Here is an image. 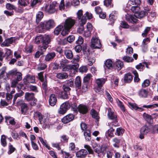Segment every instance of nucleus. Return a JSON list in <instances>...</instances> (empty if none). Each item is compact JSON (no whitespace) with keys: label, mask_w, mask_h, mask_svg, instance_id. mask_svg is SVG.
<instances>
[{"label":"nucleus","mask_w":158,"mask_h":158,"mask_svg":"<svg viewBox=\"0 0 158 158\" xmlns=\"http://www.w3.org/2000/svg\"><path fill=\"white\" fill-rule=\"evenodd\" d=\"M51 41V38L49 35H40L37 36L35 40V43L36 44L42 43V46L40 47L41 50L45 51L48 47V44Z\"/></svg>","instance_id":"f257e3e1"},{"label":"nucleus","mask_w":158,"mask_h":158,"mask_svg":"<svg viewBox=\"0 0 158 158\" xmlns=\"http://www.w3.org/2000/svg\"><path fill=\"white\" fill-rule=\"evenodd\" d=\"M58 4L56 2H51L49 5H47L44 7L45 11L49 14H52L57 10Z\"/></svg>","instance_id":"f03ea898"},{"label":"nucleus","mask_w":158,"mask_h":158,"mask_svg":"<svg viewBox=\"0 0 158 158\" xmlns=\"http://www.w3.org/2000/svg\"><path fill=\"white\" fill-rule=\"evenodd\" d=\"M107 116L108 118L110 120H113L114 121V122H112V125L116 126L117 125V117L116 113L114 112V110L110 108L108 109Z\"/></svg>","instance_id":"7ed1b4c3"},{"label":"nucleus","mask_w":158,"mask_h":158,"mask_svg":"<svg viewBox=\"0 0 158 158\" xmlns=\"http://www.w3.org/2000/svg\"><path fill=\"white\" fill-rule=\"evenodd\" d=\"M25 99L28 101H31L30 105L35 106L36 105L37 100L35 98L34 94L32 93L27 92L25 94Z\"/></svg>","instance_id":"20e7f679"},{"label":"nucleus","mask_w":158,"mask_h":158,"mask_svg":"<svg viewBox=\"0 0 158 158\" xmlns=\"http://www.w3.org/2000/svg\"><path fill=\"white\" fill-rule=\"evenodd\" d=\"M40 24L43 28L46 30H49L54 27L55 23L53 20L51 19L44 22L41 23Z\"/></svg>","instance_id":"39448f33"},{"label":"nucleus","mask_w":158,"mask_h":158,"mask_svg":"<svg viewBox=\"0 0 158 158\" xmlns=\"http://www.w3.org/2000/svg\"><path fill=\"white\" fill-rule=\"evenodd\" d=\"M91 46L94 48H100L101 47V44L98 38L94 36L91 40Z\"/></svg>","instance_id":"423d86ee"},{"label":"nucleus","mask_w":158,"mask_h":158,"mask_svg":"<svg viewBox=\"0 0 158 158\" xmlns=\"http://www.w3.org/2000/svg\"><path fill=\"white\" fill-rule=\"evenodd\" d=\"M16 104L17 106H21V113L23 114H25L28 109V107L27 104L25 103L24 102L21 100H20L18 101Z\"/></svg>","instance_id":"0eeeda50"},{"label":"nucleus","mask_w":158,"mask_h":158,"mask_svg":"<svg viewBox=\"0 0 158 158\" xmlns=\"http://www.w3.org/2000/svg\"><path fill=\"white\" fill-rule=\"evenodd\" d=\"M106 81V80L103 78H98L96 80L95 83L98 86L97 88H95V90L96 92H99L100 91V88L102 87Z\"/></svg>","instance_id":"6e6552de"},{"label":"nucleus","mask_w":158,"mask_h":158,"mask_svg":"<svg viewBox=\"0 0 158 158\" xmlns=\"http://www.w3.org/2000/svg\"><path fill=\"white\" fill-rule=\"evenodd\" d=\"M150 13V8L148 7H145L144 10L141 11L135 14V16L136 18H142L144 17L147 15H148V13Z\"/></svg>","instance_id":"1a4fd4ad"},{"label":"nucleus","mask_w":158,"mask_h":158,"mask_svg":"<svg viewBox=\"0 0 158 158\" xmlns=\"http://www.w3.org/2000/svg\"><path fill=\"white\" fill-rule=\"evenodd\" d=\"M78 19L80 20L79 22L81 26H83L86 22V19L85 16H83V11L79 10L77 13Z\"/></svg>","instance_id":"9d476101"},{"label":"nucleus","mask_w":158,"mask_h":158,"mask_svg":"<svg viewBox=\"0 0 158 158\" xmlns=\"http://www.w3.org/2000/svg\"><path fill=\"white\" fill-rule=\"evenodd\" d=\"M75 20L71 18L67 19L64 22V27L66 28L70 29L75 23Z\"/></svg>","instance_id":"9b49d317"},{"label":"nucleus","mask_w":158,"mask_h":158,"mask_svg":"<svg viewBox=\"0 0 158 158\" xmlns=\"http://www.w3.org/2000/svg\"><path fill=\"white\" fill-rule=\"evenodd\" d=\"M23 81L25 85H29V84L30 83H33L35 82V78L34 77L28 75L26 78L23 79Z\"/></svg>","instance_id":"f8f14e48"},{"label":"nucleus","mask_w":158,"mask_h":158,"mask_svg":"<svg viewBox=\"0 0 158 158\" xmlns=\"http://www.w3.org/2000/svg\"><path fill=\"white\" fill-rule=\"evenodd\" d=\"M74 115L72 114H69L64 117L62 119V122L64 123H67L72 121L74 118Z\"/></svg>","instance_id":"ddd939ff"},{"label":"nucleus","mask_w":158,"mask_h":158,"mask_svg":"<svg viewBox=\"0 0 158 158\" xmlns=\"http://www.w3.org/2000/svg\"><path fill=\"white\" fill-rule=\"evenodd\" d=\"M77 109L78 111L82 114H86L89 110L88 106L83 104L79 105L77 107Z\"/></svg>","instance_id":"4468645a"},{"label":"nucleus","mask_w":158,"mask_h":158,"mask_svg":"<svg viewBox=\"0 0 158 158\" xmlns=\"http://www.w3.org/2000/svg\"><path fill=\"white\" fill-rule=\"evenodd\" d=\"M88 154L86 150L82 149L77 152L76 153V156L79 158H85Z\"/></svg>","instance_id":"2eb2a0df"},{"label":"nucleus","mask_w":158,"mask_h":158,"mask_svg":"<svg viewBox=\"0 0 158 158\" xmlns=\"http://www.w3.org/2000/svg\"><path fill=\"white\" fill-rule=\"evenodd\" d=\"M15 40V39L14 38L11 37L8 38L5 40L4 42L1 44L2 47H8L12 44Z\"/></svg>","instance_id":"dca6fc26"},{"label":"nucleus","mask_w":158,"mask_h":158,"mask_svg":"<svg viewBox=\"0 0 158 158\" xmlns=\"http://www.w3.org/2000/svg\"><path fill=\"white\" fill-rule=\"evenodd\" d=\"M133 80L132 75L130 73L125 74L123 78L124 82L126 83H130Z\"/></svg>","instance_id":"f3484780"},{"label":"nucleus","mask_w":158,"mask_h":158,"mask_svg":"<svg viewBox=\"0 0 158 158\" xmlns=\"http://www.w3.org/2000/svg\"><path fill=\"white\" fill-rule=\"evenodd\" d=\"M57 102V99L55 95L54 94H51L49 98V102L50 105L54 106Z\"/></svg>","instance_id":"a211bd4d"},{"label":"nucleus","mask_w":158,"mask_h":158,"mask_svg":"<svg viewBox=\"0 0 158 158\" xmlns=\"http://www.w3.org/2000/svg\"><path fill=\"white\" fill-rule=\"evenodd\" d=\"M69 61L65 58L62 59L60 61V67L62 68V71H67V70H64V69L65 68H66L68 66V65H67V64L69 63Z\"/></svg>","instance_id":"6ab92c4d"},{"label":"nucleus","mask_w":158,"mask_h":158,"mask_svg":"<svg viewBox=\"0 0 158 158\" xmlns=\"http://www.w3.org/2000/svg\"><path fill=\"white\" fill-rule=\"evenodd\" d=\"M9 74L11 75L15 74V80H18V81H19L22 79V74L20 72H18L15 73V72L11 71L9 72Z\"/></svg>","instance_id":"aec40b11"},{"label":"nucleus","mask_w":158,"mask_h":158,"mask_svg":"<svg viewBox=\"0 0 158 158\" xmlns=\"http://www.w3.org/2000/svg\"><path fill=\"white\" fill-rule=\"evenodd\" d=\"M121 141V139L117 137L114 138L112 140V142L114 147L117 148H119Z\"/></svg>","instance_id":"412c9836"},{"label":"nucleus","mask_w":158,"mask_h":158,"mask_svg":"<svg viewBox=\"0 0 158 158\" xmlns=\"http://www.w3.org/2000/svg\"><path fill=\"white\" fill-rule=\"evenodd\" d=\"M118 13L116 11H113L110 15L109 20L111 22H114L117 17Z\"/></svg>","instance_id":"4be33fe9"},{"label":"nucleus","mask_w":158,"mask_h":158,"mask_svg":"<svg viewBox=\"0 0 158 158\" xmlns=\"http://www.w3.org/2000/svg\"><path fill=\"white\" fill-rule=\"evenodd\" d=\"M34 117L36 118H38L40 123L42 124L44 116L39 111L35 112Z\"/></svg>","instance_id":"5701e85b"},{"label":"nucleus","mask_w":158,"mask_h":158,"mask_svg":"<svg viewBox=\"0 0 158 158\" xmlns=\"http://www.w3.org/2000/svg\"><path fill=\"white\" fill-rule=\"evenodd\" d=\"M128 106L132 109L135 110H138L139 111L143 110V109L141 108L138 107L137 105L135 103H133L131 102H128Z\"/></svg>","instance_id":"b1692460"},{"label":"nucleus","mask_w":158,"mask_h":158,"mask_svg":"<svg viewBox=\"0 0 158 158\" xmlns=\"http://www.w3.org/2000/svg\"><path fill=\"white\" fill-rule=\"evenodd\" d=\"M64 54L66 57L69 59H72L73 57V54L71 50L68 49L64 51Z\"/></svg>","instance_id":"393cba45"},{"label":"nucleus","mask_w":158,"mask_h":158,"mask_svg":"<svg viewBox=\"0 0 158 158\" xmlns=\"http://www.w3.org/2000/svg\"><path fill=\"white\" fill-rule=\"evenodd\" d=\"M151 131L150 127L145 126L143 127L140 129V133L146 135Z\"/></svg>","instance_id":"a878e982"},{"label":"nucleus","mask_w":158,"mask_h":158,"mask_svg":"<svg viewBox=\"0 0 158 158\" xmlns=\"http://www.w3.org/2000/svg\"><path fill=\"white\" fill-rule=\"evenodd\" d=\"M79 67V65L78 64H76L73 65L69 64L66 68L64 69V70L69 71V70H75L77 69Z\"/></svg>","instance_id":"bb28decb"},{"label":"nucleus","mask_w":158,"mask_h":158,"mask_svg":"<svg viewBox=\"0 0 158 158\" xmlns=\"http://www.w3.org/2000/svg\"><path fill=\"white\" fill-rule=\"evenodd\" d=\"M56 56V54L54 52H52L48 54L45 56V60L46 61H49L54 58Z\"/></svg>","instance_id":"cd10ccee"},{"label":"nucleus","mask_w":158,"mask_h":158,"mask_svg":"<svg viewBox=\"0 0 158 158\" xmlns=\"http://www.w3.org/2000/svg\"><path fill=\"white\" fill-rule=\"evenodd\" d=\"M117 103L118 106L122 111L124 113H126L127 110L123 104L118 99L117 100Z\"/></svg>","instance_id":"c85d7f7f"},{"label":"nucleus","mask_w":158,"mask_h":158,"mask_svg":"<svg viewBox=\"0 0 158 158\" xmlns=\"http://www.w3.org/2000/svg\"><path fill=\"white\" fill-rule=\"evenodd\" d=\"M90 114L93 118L96 119L97 121H98L99 117L98 116V112L95 110L93 109H92L90 110Z\"/></svg>","instance_id":"c756f323"},{"label":"nucleus","mask_w":158,"mask_h":158,"mask_svg":"<svg viewBox=\"0 0 158 158\" xmlns=\"http://www.w3.org/2000/svg\"><path fill=\"white\" fill-rule=\"evenodd\" d=\"M85 138L86 141H89L91 139L90 131L89 130H86L84 132Z\"/></svg>","instance_id":"7c9ffc66"},{"label":"nucleus","mask_w":158,"mask_h":158,"mask_svg":"<svg viewBox=\"0 0 158 158\" xmlns=\"http://www.w3.org/2000/svg\"><path fill=\"white\" fill-rule=\"evenodd\" d=\"M6 69L5 68H2L0 70V78H6L8 77V75L10 74H6Z\"/></svg>","instance_id":"2f4dec72"},{"label":"nucleus","mask_w":158,"mask_h":158,"mask_svg":"<svg viewBox=\"0 0 158 158\" xmlns=\"http://www.w3.org/2000/svg\"><path fill=\"white\" fill-rule=\"evenodd\" d=\"M68 75L65 73H57L56 77L57 78L60 79H65L68 78Z\"/></svg>","instance_id":"473e14b6"},{"label":"nucleus","mask_w":158,"mask_h":158,"mask_svg":"<svg viewBox=\"0 0 158 158\" xmlns=\"http://www.w3.org/2000/svg\"><path fill=\"white\" fill-rule=\"evenodd\" d=\"M6 8L8 10L13 11L16 10L17 7L14 5L10 3H7L6 5Z\"/></svg>","instance_id":"72a5a7b5"},{"label":"nucleus","mask_w":158,"mask_h":158,"mask_svg":"<svg viewBox=\"0 0 158 158\" xmlns=\"http://www.w3.org/2000/svg\"><path fill=\"white\" fill-rule=\"evenodd\" d=\"M44 16V14L41 11H39L37 14L36 15V22L38 23L41 19L43 18Z\"/></svg>","instance_id":"f704fd0d"},{"label":"nucleus","mask_w":158,"mask_h":158,"mask_svg":"<svg viewBox=\"0 0 158 158\" xmlns=\"http://www.w3.org/2000/svg\"><path fill=\"white\" fill-rule=\"evenodd\" d=\"M61 153L64 158H72L73 157V155L69 152L61 150Z\"/></svg>","instance_id":"c9c22d12"},{"label":"nucleus","mask_w":158,"mask_h":158,"mask_svg":"<svg viewBox=\"0 0 158 158\" xmlns=\"http://www.w3.org/2000/svg\"><path fill=\"white\" fill-rule=\"evenodd\" d=\"M116 68L118 70H120L123 66V62L119 60H117L115 63Z\"/></svg>","instance_id":"e433bc0d"},{"label":"nucleus","mask_w":158,"mask_h":158,"mask_svg":"<svg viewBox=\"0 0 158 158\" xmlns=\"http://www.w3.org/2000/svg\"><path fill=\"white\" fill-rule=\"evenodd\" d=\"M132 72L135 76L134 79V81L135 82H138L140 81V79L139 77V75L137 71L135 70H134L132 71Z\"/></svg>","instance_id":"4c0bfd02"},{"label":"nucleus","mask_w":158,"mask_h":158,"mask_svg":"<svg viewBox=\"0 0 158 158\" xmlns=\"http://www.w3.org/2000/svg\"><path fill=\"white\" fill-rule=\"evenodd\" d=\"M75 84L78 89H80L81 86V82L80 77L79 76L77 77L75 81Z\"/></svg>","instance_id":"58836bf2"},{"label":"nucleus","mask_w":158,"mask_h":158,"mask_svg":"<svg viewBox=\"0 0 158 158\" xmlns=\"http://www.w3.org/2000/svg\"><path fill=\"white\" fill-rule=\"evenodd\" d=\"M112 1V0H104V5L107 7L109 8L112 7L113 6V4Z\"/></svg>","instance_id":"ea45409f"},{"label":"nucleus","mask_w":158,"mask_h":158,"mask_svg":"<svg viewBox=\"0 0 158 158\" xmlns=\"http://www.w3.org/2000/svg\"><path fill=\"white\" fill-rule=\"evenodd\" d=\"M6 137L5 135H2L1 136V145L4 147L7 145V142L6 141Z\"/></svg>","instance_id":"a19ab883"},{"label":"nucleus","mask_w":158,"mask_h":158,"mask_svg":"<svg viewBox=\"0 0 158 158\" xmlns=\"http://www.w3.org/2000/svg\"><path fill=\"white\" fill-rule=\"evenodd\" d=\"M124 131L123 128L120 127L118 128L115 132V135L118 136L122 135L124 132Z\"/></svg>","instance_id":"79ce46f5"},{"label":"nucleus","mask_w":158,"mask_h":158,"mask_svg":"<svg viewBox=\"0 0 158 158\" xmlns=\"http://www.w3.org/2000/svg\"><path fill=\"white\" fill-rule=\"evenodd\" d=\"M139 95L142 97L146 98L148 96V92L145 89H142L140 90L139 93Z\"/></svg>","instance_id":"37998d69"},{"label":"nucleus","mask_w":158,"mask_h":158,"mask_svg":"<svg viewBox=\"0 0 158 158\" xmlns=\"http://www.w3.org/2000/svg\"><path fill=\"white\" fill-rule=\"evenodd\" d=\"M60 141L62 143H67L69 139V137L67 135H64L60 137Z\"/></svg>","instance_id":"c03bdc74"},{"label":"nucleus","mask_w":158,"mask_h":158,"mask_svg":"<svg viewBox=\"0 0 158 158\" xmlns=\"http://www.w3.org/2000/svg\"><path fill=\"white\" fill-rule=\"evenodd\" d=\"M8 148L9 150L7 153L9 155L11 154L16 150V149L10 143L9 144Z\"/></svg>","instance_id":"a18cd8bd"},{"label":"nucleus","mask_w":158,"mask_h":158,"mask_svg":"<svg viewBox=\"0 0 158 158\" xmlns=\"http://www.w3.org/2000/svg\"><path fill=\"white\" fill-rule=\"evenodd\" d=\"M61 106L64 109V110L66 112L67 110L70 108V103L68 102H65L63 103Z\"/></svg>","instance_id":"49530a36"},{"label":"nucleus","mask_w":158,"mask_h":158,"mask_svg":"<svg viewBox=\"0 0 158 158\" xmlns=\"http://www.w3.org/2000/svg\"><path fill=\"white\" fill-rule=\"evenodd\" d=\"M143 116L145 119L149 123H150L152 120V116L145 113H144L143 114Z\"/></svg>","instance_id":"de8ad7c7"},{"label":"nucleus","mask_w":158,"mask_h":158,"mask_svg":"<svg viewBox=\"0 0 158 158\" xmlns=\"http://www.w3.org/2000/svg\"><path fill=\"white\" fill-rule=\"evenodd\" d=\"M47 67V65L44 63L39 64L37 68V70L41 71L44 70Z\"/></svg>","instance_id":"09e8293b"},{"label":"nucleus","mask_w":158,"mask_h":158,"mask_svg":"<svg viewBox=\"0 0 158 158\" xmlns=\"http://www.w3.org/2000/svg\"><path fill=\"white\" fill-rule=\"evenodd\" d=\"M63 28V26L60 25L56 27L54 31V34L56 35H59Z\"/></svg>","instance_id":"8fccbe9b"},{"label":"nucleus","mask_w":158,"mask_h":158,"mask_svg":"<svg viewBox=\"0 0 158 158\" xmlns=\"http://www.w3.org/2000/svg\"><path fill=\"white\" fill-rule=\"evenodd\" d=\"M38 138L39 140L44 146H45L48 150H49L51 149L50 147L46 144V140H44L41 137H39Z\"/></svg>","instance_id":"3c124183"},{"label":"nucleus","mask_w":158,"mask_h":158,"mask_svg":"<svg viewBox=\"0 0 158 158\" xmlns=\"http://www.w3.org/2000/svg\"><path fill=\"white\" fill-rule=\"evenodd\" d=\"M33 47L32 45H30L26 46L24 49V51L27 53H29L31 52L32 51Z\"/></svg>","instance_id":"603ef678"},{"label":"nucleus","mask_w":158,"mask_h":158,"mask_svg":"<svg viewBox=\"0 0 158 158\" xmlns=\"http://www.w3.org/2000/svg\"><path fill=\"white\" fill-rule=\"evenodd\" d=\"M114 130L111 127L108 130L107 134L109 137H112L114 136Z\"/></svg>","instance_id":"864d4df0"},{"label":"nucleus","mask_w":158,"mask_h":158,"mask_svg":"<svg viewBox=\"0 0 158 158\" xmlns=\"http://www.w3.org/2000/svg\"><path fill=\"white\" fill-rule=\"evenodd\" d=\"M151 27H147L145 28L142 34V36L143 37H145L147 36L148 34L151 30Z\"/></svg>","instance_id":"5fc2aeb1"},{"label":"nucleus","mask_w":158,"mask_h":158,"mask_svg":"<svg viewBox=\"0 0 158 158\" xmlns=\"http://www.w3.org/2000/svg\"><path fill=\"white\" fill-rule=\"evenodd\" d=\"M120 26L122 28L125 29H128L130 27V26L128 23L124 21H121Z\"/></svg>","instance_id":"6e6d98bb"},{"label":"nucleus","mask_w":158,"mask_h":158,"mask_svg":"<svg viewBox=\"0 0 158 158\" xmlns=\"http://www.w3.org/2000/svg\"><path fill=\"white\" fill-rule=\"evenodd\" d=\"M70 29L68 28H66L64 27L61 32V34L63 36H65L68 35L70 32Z\"/></svg>","instance_id":"4d7b16f0"},{"label":"nucleus","mask_w":158,"mask_h":158,"mask_svg":"<svg viewBox=\"0 0 158 158\" xmlns=\"http://www.w3.org/2000/svg\"><path fill=\"white\" fill-rule=\"evenodd\" d=\"M112 78L113 81V82L114 85L117 86H118V85L119 78L117 76L114 75H113L112 76Z\"/></svg>","instance_id":"13d9d810"},{"label":"nucleus","mask_w":158,"mask_h":158,"mask_svg":"<svg viewBox=\"0 0 158 158\" xmlns=\"http://www.w3.org/2000/svg\"><path fill=\"white\" fill-rule=\"evenodd\" d=\"M44 72H40L38 74V78L39 79L41 82H44L45 80H47L46 79H44L43 76Z\"/></svg>","instance_id":"bf43d9fd"},{"label":"nucleus","mask_w":158,"mask_h":158,"mask_svg":"<svg viewBox=\"0 0 158 158\" xmlns=\"http://www.w3.org/2000/svg\"><path fill=\"white\" fill-rule=\"evenodd\" d=\"M150 81L148 79H146L143 82L142 84V86L143 88H145L148 87L150 84Z\"/></svg>","instance_id":"052dcab7"},{"label":"nucleus","mask_w":158,"mask_h":158,"mask_svg":"<svg viewBox=\"0 0 158 158\" xmlns=\"http://www.w3.org/2000/svg\"><path fill=\"white\" fill-rule=\"evenodd\" d=\"M158 107V104H154L152 105H143V107L146 108H149L151 109H153Z\"/></svg>","instance_id":"680f3d73"},{"label":"nucleus","mask_w":158,"mask_h":158,"mask_svg":"<svg viewBox=\"0 0 158 158\" xmlns=\"http://www.w3.org/2000/svg\"><path fill=\"white\" fill-rule=\"evenodd\" d=\"M105 64L106 67L110 69L112 66V62L111 60L108 59L106 61Z\"/></svg>","instance_id":"e2e57ef3"},{"label":"nucleus","mask_w":158,"mask_h":158,"mask_svg":"<svg viewBox=\"0 0 158 158\" xmlns=\"http://www.w3.org/2000/svg\"><path fill=\"white\" fill-rule=\"evenodd\" d=\"M123 59L125 61L127 62H132L134 60L132 58L129 57V56H124L123 57Z\"/></svg>","instance_id":"0e129e2a"},{"label":"nucleus","mask_w":158,"mask_h":158,"mask_svg":"<svg viewBox=\"0 0 158 158\" xmlns=\"http://www.w3.org/2000/svg\"><path fill=\"white\" fill-rule=\"evenodd\" d=\"M136 68L140 71H143L144 68V64L143 63H140L137 65L135 67Z\"/></svg>","instance_id":"69168bd1"},{"label":"nucleus","mask_w":158,"mask_h":158,"mask_svg":"<svg viewBox=\"0 0 158 158\" xmlns=\"http://www.w3.org/2000/svg\"><path fill=\"white\" fill-rule=\"evenodd\" d=\"M18 2L21 6H27L28 4L27 0H19Z\"/></svg>","instance_id":"338daca9"},{"label":"nucleus","mask_w":158,"mask_h":158,"mask_svg":"<svg viewBox=\"0 0 158 158\" xmlns=\"http://www.w3.org/2000/svg\"><path fill=\"white\" fill-rule=\"evenodd\" d=\"M92 77V75L90 73L87 74L85 76L83 79V81L88 83L90 80L91 78Z\"/></svg>","instance_id":"774afa93"}]
</instances>
